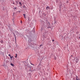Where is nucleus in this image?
<instances>
[{
    "mask_svg": "<svg viewBox=\"0 0 80 80\" xmlns=\"http://www.w3.org/2000/svg\"><path fill=\"white\" fill-rule=\"evenodd\" d=\"M44 26L45 27H46L48 28H50L51 27L50 25V22H48V21H45Z\"/></svg>",
    "mask_w": 80,
    "mask_h": 80,
    "instance_id": "nucleus-1",
    "label": "nucleus"
},
{
    "mask_svg": "<svg viewBox=\"0 0 80 80\" xmlns=\"http://www.w3.org/2000/svg\"><path fill=\"white\" fill-rule=\"evenodd\" d=\"M78 61H79V59H78V58H76L75 61L76 63H78Z\"/></svg>",
    "mask_w": 80,
    "mask_h": 80,
    "instance_id": "nucleus-2",
    "label": "nucleus"
},
{
    "mask_svg": "<svg viewBox=\"0 0 80 80\" xmlns=\"http://www.w3.org/2000/svg\"><path fill=\"white\" fill-rule=\"evenodd\" d=\"M50 9V7L49 6H47L46 7V9L47 10H48V9Z\"/></svg>",
    "mask_w": 80,
    "mask_h": 80,
    "instance_id": "nucleus-3",
    "label": "nucleus"
},
{
    "mask_svg": "<svg viewBox=\"0 0 80 80\" xmlns=\"http://www.w3.org/2000/svg\"><path fill=\"white\" fill-rule=\"evenodd\" d=\"M25 15H26V14H23V15L24 16V18H26V17Z\"/></svg>",
    "mask_w": 80,
    "mask_h": 80,
    "instance_id": "nucleus-4",
    "label": "nucleus"
},
{
    "mask_svg": "<svg viewBox=\"0 0 80 80\" xmlns=\"http://www.w3.org/2000/svg\"><path fill=\"white\" fill-rule=\"evenodd\" d=\"M15 56H15V58H17V56H18V54H15Z\"/></svg>",
    "mask_w": 80,
    "mask_h": 80,
    "instance_id": "nucleus-5",
    "label": "nucleus"
},
{
    "mask_svg": "<svg viewBox=\"0 0 80 80\" xmlns=\"http://www.w3.org/2000/svg\"><path fill=\"white\" fill-rule=\"evenodd\" d=\"M0 42H1V43H3V40H1V41Z\"/></svg>",
    "mask_w": 80,
    "mask_h": 80,
    "instance_id": "nucleus-6",
    "label": "nucleus"
},
{
    "mask_svg": "<svg viewBox=\"0 0 80 80\" xmlns=\"http://www.w3.org/2000/svg\"><path fill=\"white\" fill-rule=\"evenodd\" d=\"M10 58L12 60V58H13V56H12V57L11 56V57H10Z\"/></svg>",
    "mask_w": 80,
    "mask_h": 80,
    "instance_id": "nucleus-7",
    "label": "nucleus"
},
{
    "mask_svg": "<svg viewBox=\"0 0 80 80\" xmlns=\"http://www.w3.org/2000/svg\"><path fill=\"white\" fill-rule=\"evenodd\" d=\"M13 9H14V10H15V9H16V8L14 7V8H13Z\"/></svg>",
    "mask_w": 80,
    "mask_h": 80,
    "instance_id": "nucleus-8",
    "label": "nucleus"
},
{
    "mask_svg": "<svg viewBox=\"0 0 80 80\" xmlns=\"http://www.w3.org/2000/svg\"><path fill=\"white\" fill-rule=\"evenodd\" d=\"M19 4H20L21 6H22V4L20 2H19Z\"/></svg>",
    "mask_w": 80,
    "mask_h": 80,
    "instance_id": "nucleus-9",
    "label": "nucleus"
},
{
    "mask_svg": "<svg viewBox=\"0 0 80 80\" xmlns=\"http://www.w3.org/2000/svg\"><path fill=\"white\" fill-rule=\"evenodd\" d=\"M23 8H25V5H23Z\"/></svg>",
    "mask_w": 80,
    "mask_h": 80,
    "instance_id": "nucleus-10",
    "label": "nucleus"
},
{
    "mask_svg": "<svg viewBox=\"0 0 80 80\" xmlns=\"http://www.w3.org/2000/svg\"><path fill=\"white\" fill-rule=\"evenodd\" d=\"M11 65L12 66H14V65L12 64V63L11 64Z\"/></svg>",
    "mask_w": 80,
    "mask_h": 80,
    "instance_id": "nucleus-11",
    "label": "nucleus"
},
{
    "mask_svg": "<svg viewBox=\"0 0 80 80\" xmlns=\"http://www.w3.org/2000/svg\"><path fill=\"white\" fill-rule=\"evenodd\" d=\"M76 80H80V79L76 78Z\"/></svg>",
    "mask_w": 80,
    "mask_h": 80,
    "instance_id": "nucleus-12",
    "label": "nucleus"
},
{
    "mask_svg": "<svg viewBox=\"0 0 80 80\" xmlns=\"http://www.w3.org/2000/svg\"><path fill=\"white\" fill-rule=\"evenodd\" d=\"M54 60H56V57H54Z\"/></svg>",
    "mask_w": 80,
    "mask_h": 80,
    "instance_id": "nucleus-13",
    "label": "nucleus"
},
{
    "mask_svg": "<svg viewBox=\"0 0 80 80\" xmlns=\"http://www.w3.org/2000/svg\"><path fill=\"white\" fill-rule=\"evenodd\" d=\"M42 46V45H40V47H41V46Z\"/></svg>",
    "mask_w": 80,
    "mask_h": 80,
    "instance_id": "nucleus-14",
    "label": "nucleus"
},
{
    "mask_svg": "<svg viewBox=\"0 0 80 80\" xmlns=\"http://www.w3.org/2000/svg\"><path fill=\"white\" fill-rule=\"evenodd\" d=\"M8 56H10V57L11 56L10 54L8 55Z\"/></svg>",
    "mask_w": 80,
    "mask_h": 80,
    "instance_id": "nucleus-15",
    "label": "nucleus"
},
{
    "mask_svg": "<svg viewBox=\"0 0 80 80\" xmlns=\"http://www.w3.org/2000/svg\"><path fill=\"white\" fill-rule=\"evenodd\" d=\"M31 64L32 65L34 66V65L33 64L31 63Z\"/></svg>",
    "mask_w": 80,
    "mask_h": 80,
    "instance_id": "nucleus-16",
    "label": "nucleus"
},
{
    "mask_svg": "<svg viewBox=\"0 0 80 80\" xmlns=\"http://www.w3.org/2000/svg\"><path fill=\"white\" fill-rule=\"evenodd\" d=\"M14 37H15V40H16V38L15 36H14Z\"/></svg>",
    "mask_w": 80,
    "mask_h": 80,
    "instance_id": "nucleus-17",
    "label": "nucleus"
},
{
    "mask_svg": "<svg viewBox=\"0 0 80 80\" xmlns=\"http://www.w3.org/2000/svg\"><path fill=\"white\" fill-rule=\"evenodd\" d=\"M78 78V77H77V76H76V79L77 78Z\"/></svg>",
    "mask_w": 80,
    "mask_h": 80,
    "instance_id": "nucleus-18",
    "label": "nucleus"
},
{
    "mask_svg": "<svg viewBox=\"0 0 80 80\" xmlns=\"http://www.w3.org/2000/svg\"><path fill=\"white\" fill-rule=\"evenodd\" d=\"M52 42L54 41V40H52Z\"/></svg>",
    "mask_w": 80,
    "mask_h": 80,
    "instance_id": "nucleus-19",
    "label": "nucleus"
},
{
    "mask_svg": "<svg viewBox=\"0 0 80 80\" xmlns=\"http://www.w3.org/2000/svg\"><path fill=\"white\" fill-rule=\"evenodd\" d=\"M13 4H14V2H13Z\"/></svg>",
    "mask_w": 80,
    "mask_h": 80,
    "instance_id": "nucleus-20",
    "label": "nucleus"
},
{
    "mask_svg": "<svg viewBox=\"0 0 80 80\" xmlns=\"http://www.w3.org/2000/svg\"><path fill=\"white\" fill-rule=\"evenodd\" d=\"M79 38L80 39V37H79Z\"/></svg>",
    "mask_w": 80,
    "mask_h": 80,
    "instance_id": "nucleus-21",
    "label": "nucleus"
},
{
    "mask_svg": "<svg viewBox=\"0 0 80 80\" xmlns=\"http://www.w3.org/2000/svg\"><path fill=\"white\" fill-rule=\"evenodd\" d=\"M79 47H80V45H79Z\"/></svg>",
    "mask_w": 80,
    "mask_h": 80,
    "instance_id": "nucleus-22",
    "label": "nucleus"
}]
</instances>
